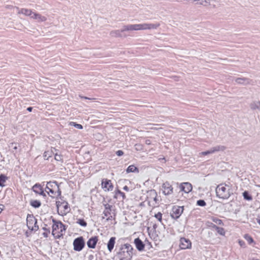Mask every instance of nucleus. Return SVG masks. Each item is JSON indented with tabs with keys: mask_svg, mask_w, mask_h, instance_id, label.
<instances>
[{
	"mask_svg": "<svg viewBox=\"0 0 260 260\" xmlns=\"http://www.w3.org/2000/svg\"><path fill=\"white\" fill-rule=\"evenodd\" d=\"M160 25L159 23H141L127 24L123 26L121 29L114 30L110 32V35L112 37L122 38L126 37V35H123L122 32L127 31L131 32L133 31L144 30L147 29H155Z\"/></svg>",
	"mask_w": 260,
	"mask_h": 260,
	"instance_id": "1",
	"label": "nucleus"
},
{
	"mask_svg": "<svg viewBox=\"0 0 260 260\" xmlns=\"http://www.w3.org/2000/svg\"><path fill=\"white\" fill-rule=\"evenodd\" d=\"M133 248L129 244L122 246L117 253V257L119 260H131Z\"/></svg>",
	"mask_w": 260,
	"mask_h": 260,
	"instance_id": "2",
	"label": "nucleus"
},
{
	"mask_svg": "<svg viewBox=\"0 0 260 260\" xmlns=\"http://www.w3.org/2000/svg\"><path fill=\"white\" fill-rule=\"evenodd\" d=\"M226 184H220L217 185L216 188V194L217 197L222 200H226L231 196L230 189L226 187Z\"/></svg>",
	"mask_w": 260,
	"mask_h": 260,
	"instance_id": "3",
	"label": "nucleus"
},
{
	"mask_svg": "<svg viewBox=\"0 0 260 260\" xmlns=\"http://www.w3.org/2000/svg\"><path fill=\"white\" fill-rule=\"evenodd\" d=\"M53 224L52 225V234L55 238H59L63 235V232L66 230L65 226L60 221L52 220Z\"/></svg>",
	"mask_w": 260,
	"mask_h": 260,
	"instance_id": "4",
	"label": "nucleus"
},
{
	"mask_svg": "<svg viewBox=\"0 0 260 260\" xmlns=\"http://www.w3.org/2000/svg\"><path fill=\"white\" fill-rule=\"evenodd\" d=\"M26 220L27 226L29 230L36 231L39 229V226L37 225V219L32 215H28Z\"/></svg>",
	"mask_w": 260,
	"mask_h": 260,
	"instance_id": "5",
	"label": "nucleus"
},
{
	"mask_svg": "<svg viewBox=\"0 0 260 260\" xmlns=\"http://www.w3.org/2000/svg\"><path fill=\"white\" fill-rule=\"evenodd\" d=\"M57 207L58 213L61 216L66 215L70 210L67 203H60L57 205Z\"/></svg>",
	"mask_w": 260,
	"mask_h": 260,
	"instance_id": "6",
	"label": "nucleus"
},
{
	"mask_svg": "<svg viewBox=\"0 0 260 260\" xmlns=\"http://www.w3.org/2000/svg\"><path fill=\"white\" fill-rule=\"evenodd\" d=\"M74 249L77 251H81L85 246V242L82 237L75 239L73 242Z\"/></svg>",
	"mask_w": 260,
	"mask_h": 260,
	"instance_id": "7",
	"label": "nucleus"
},
{
	"mask_svg": "<svg viewBox=\"0 0 260 260\" xmlns=\"http://www.w3.org/2000/svg\"><path fill=\"white\" fill-rule=\"evenodd\" d=\"M183 211V207L174 206L172 208V213L171 216L173 218L177 219L180 217Z\"/></svg>",
	"mask_w": 260,
	"mask_h": 260,
	"instance_id": "8",
	"label": "nucleus"
},
{
	"mask_svg": "<svg viewBox=\"0 0 260 260\" xmlns=\"http://www.w3.org/2000/svg\"><path fill=\"white\" fill-rule=\"evenodd\" d=\"M191 247V243L189 239L185 238H181L180 240V247L182 249H186L190 248Z\"/></svg>",
	"mask_w": 260,
	"mask_h": 260,
	"instance_id": "9",
	"label": "nucleus"
},
{
	"mask_svg": "<svg viewBox=\"0 0 260 260\" xmlns=\"http://www.w3.org/2000/svg\"><path fill=\"white\" fill-rule=\"evenodd\" d=\"M163 193L165 195H169L173 192V187L168 182L164 183L162 185Z\"/></svg>",
	"mask_w": 260,
	"mask_h": 260,
	"instance_id": "10",
	"label": "nucleus"
},
{
	"mask_svg": "<svg viewBox=\"0 0 260 260\" xmlns=\"http://www.w3.org/2000/svg\"><path fill=\"white\" fill-rule=\"evenodd\" d=\"M31 19L35 20L37 22L41 23L47 21V18L45 16L41 14L34 12L32 15Z\"/></svg>",
	"mask_w": 260,
	"mask_h": 260,
	"instance_id": "11",
	"label": "nucleus"
},
{
	"mask_svg": "<svg viewBox=\"0 0 260 260\" xmlns=\"http://www.w3.org/2000/svg\"><path fill=\"white\" fill-rule=\"evenodd\" d=\"M147 198L150 200V201L152 200L157 203L158 199L157 198V194L154 189H151L147 192Z\"/></svg>",
	"mask_w": 260,
	"mask_h": 260,
	"instance_id": "12",
	"label": "nucleus"
},
{
	"mask_svg": "<svg viewBox=\"0 0 260 260\" xmlns=\"http://www.w3.org/2000/svg\"><path fill=\"white\" fill-rule=\"evenodd\" d=\"M104 206L105 210L104 211L103 214L105 217H107V220H110L112 217L111 214L112 206L109 204H106L104 205Z\"/></svg>",
	"mask_w": 260,
	"mask_h": 260,
	"instance_id": "13",
	"label": "nucleus"
},
{
	"mask_svg": "<svg viewBox=\"0 0 260 260\" xmlns=\"http://www.w3.org/2000/svg\"><path fill=\"white\" fill-rule=\"evenodd\" d=\"M102 187L105 189V190H111L113 188L112 183L111 180L107 179H103L102 182Z\"/></svg>",
	"mask_w": 260,
	"mask_h": 260,
	"instance_id": "14",
	"label": "nucleus"
},
{
	"mask_svg": "<svg viewBox=\"0 0 260 260\" xmlns=\"http://www.w3.org/2000/svg\"><path fill=\"white\" fill-rule=\"evenodd\" d=\"M181 190L186 193H188L191 191L192 187L191 184L189 182H184L181 184Z\"/></svg>",
	"mask_w": 260,
	"mask_h": 260,
	"instance_id": "15",
	"label": "nucleus"
},
{
	"mask_svg": "<svg viewBox=\"0 0 260 260\" xmlns=\"http://www.w3.org/2000/svg\"><path fill=\"white\" fill-rule=\"evenodd\" d=\"M98 238L97 237H93L90 238L87 242V245L89 248H94L98 242Z\"/></svg>",
	"mask_w": 260,
	"mask_h": 260,
	"instance_id": "16",
	"label": "nucleus"
},
{
	"mask_svg": "<svg viewBox=\"0 0 260 260\" xmlns=\"http://www.w3.org/2000/svg\"><path fill=\"white\" fill-rule=\"evenodd\" d=\"M235 82L239 84L248 85L250 84L251 80L246 78H237L235 79Z\"/></svg>",
	"mask_w": 260,
	"mask_h": 260,
	"instance_id": "17",
	"label": "nucleus"
},
{
	"mask_svg": "<svg viewBox=\"0 0 260 260\" xmlns=\"http://www.w3.org/2000/svg\"><path fill=\"white\" fill-rule=\"evenodd\" d=\"M134 243L138 250L142 251L143 250L144 248V244L139 238H136L134 241Z\"/></svg>",
	"mask_w": 260,
	"mask_h": 260,
	"instance_id": "18",
	"label": "nucleus"
},
{
	"mask_svg": "<svg viewBox=\"0 0 260 260\" xmlns=\"http://www.w3.org/2000/svg\"><path fill=\"white\" fill-rule=\"evenodd\" d=\"M226 147L223 145H217L211 148L212 154L219 151H223L225 150Z\"/></svg>",
	"mask_w": 260,
	"mask_h": 260,
	"instance_id": "19",
	"label": "nucleus"
},
{
	"mask_svg": "<svg viewBox=\"0 0 260 260\" xmlns=\"http://www.w3.org/2000/svg\"><path fill=\"white\" fill-rule=\"evenodd\" d=\"M34 13V12H32L31 10L27 9H21L18 12L19 14H22L26 16H29L30 18H31L32 15Z\"/></svg>",
	"mask_w": 260,
	"mask_h": 260,
	"instance_id": "20",
	"label": "nucleus"
},
{
	"mask_svg": "<svg viewBox=\"0 0 260 260\" xmlns=\"http://www.w3.org/2000/svg\"><path fill=\"white\" fill-rule=\"evenodd\" d=\"M115 239V237H111L108 243L107 247L110 252H111L114 248Z\"/></svg>",
	"mask_w": 260,
	"mask_h": 260,
	"instance_id": "21",
	"label": "nucleus"
},
{
	"mask_svg": "<svg viewBox=\"0 0 260 260\" xmlns=\"http://www.w3.org/2000/svg\"><path fill=\"white\" fill-rule=\"evenodd\" d=\"M250 107L253 110H260V101H253L250 104Z\"/></svg>",
	"mask_w": 260,
	"mask_h": 260,
	"instance_id": "22",
	"label": "nucleus"
},
{
	"mask_svg": "<svg viewBox=\"0 0 260 260\" xmlns=\"http://www.w3.org/2000/svg\"><path fill=\"white\" fill-rule=\"evenodd\" d=\"M33 190L37 193L40 194H44V191L40 185L36 184L32 187Z\"/></svg>",
	"mask_w": 260,
	"mask_h": 260,
	"instance_id": "23",
	"label": "nucleus"
},
{
	"mask_svg": "<svg viewBox=\"0 0 260 260\" xmlns=\"http://www.w3.org/2000/svg\"><path fill=\"white\" fill-rule=\"evenodd\" d=\"M49 188H57L58 190H59L58 186L57 184V182H48L47 184L46 189H49Z\"/></svg>",
	"mask_w": 260,
	"mask_h": 260,
	"instance_id": "24",
	"label": "nucleus"
},
{
	"mask_svg": "<svg viewBox=\"0 0 260 260\" xmlns=\"http://www.w3.org/2000/svg\"><path fill=\"white\" fill-rule=\"evenodd\" d=\"M126 171L127 173H129L131 172H136L138 173L139 172L138 168L134 165H131L128 166Z\"/></svg>",
	"mask_w": 260,
	"mask_h": 260,
	"instance_id": "25",
	"label": "nucleus"
},
{
	"mask_svg": "<svg viewBox=\"0 0 260 260\" xmlns=\"http://www.w3.org/2000/svg\"><path fill=\"white\" fill-rule=\"evenodd\" d=\"M54 153V151L52 149L51 151H46L44 153L43 157L44 159L47 160L49 157L52 156V155Z\"/></svg>",
	"mask_w": 260,
	"mask_h": 260,
	"instance_id": "26",
	"label": "nucleus"
},
{
	"mask_svg": "<svg viewBox=\"0 0 260 260\" xmlns=\"http://www.w3.org/2000/svg\"><path fill=\"white\" fill-rule=\"evenodd\" d=\"M196 4H199L205 7L211 5L209 0H199V2L196 3Z\"/></svg>",
	"mask_w": 260,
	"mask_h": 260,
	"instance_id": "27",
	"label": "nucleus"
},
{
	"mask_svg": "<svg viewBox=\"0 0 260 260\" xmlns=\"http://www.w3.org/2000/svg\"><path fill=\"white\" fill-rule=\"evenodd\" d=\"M30 203L35 208H38L41 206V202L38 200H32Z\"/></svg>",
	"mask_w": 260,
	"mask_h": 260,
	"instance_id": "28",
	"label": "nucleus"
},
{
	"mask_svg": "<svg viewBox=\"0 0 260 260\" xmlns=\"http://www.w3.org/2000/svg\"><path fill=\"white\" fill-rule=\"evenodd\" d=\"M243 196L244 198V199L248 200V201H251L252 200V198L251 196H250L247 191H244L243 193Z\"/></svg>",
	"mask_w": 260,
	"mask_h": 260,
	"instance_id": "29",
	"label": "nucleus"
},
{
	"mask_svg": "<svg viewBox=\"0 0 260 260\" xmlns=\"http://www.w3.org/2000/svg\"><path fill=\"white\" fill-rule=\"evenodd\" d=\"M70 125L75 126L76 128L81 129L83 128V126L81 124H77L74 122H71Z\"/></svg>",
	"mask_w": 260,
	"mask_h": 260,
	"instance_id": "30",
	"label": "nucleus"
},
{
	"mask_svg": "<svg viewBox=\"0 0 260 260\" xmlns=\"http://www.w3.org/2000/svg\"><path fill=\"white\" fill-rule=\"evenodd\" d=\"M212 220L216 223V224H218V225H221L222 224V221L221 219H218V218H217L216 217H212L211 218Z\"/></svg>",
	"mask_w": 260,
	"mask_h": 260,
	"instance_id": "31",
	"label": "nucleus"
},
{
	"mask_svg": "<svg viewBox=\"0 0 260 260\" xmlns=\"http://www.w3.org/2000/svg\"><path fill=\"white\" fill-rule=\"evenodd\" d=\"M77 223L82 226H86L87 225L86 222L83 219H79L77 221Z\"/></svg>",
	"mask_w": 260,
	"mask_h": 260,
	"instance_id": "32",
	"label": "nucleus"
},
{
	"mask_svg": "<svg viewBox=\"0 0 260 260\" xmlns=\"http://www.w3.org/2000/svg\"><path fill=\"white\" fill-rule=\"evenodd\" d=\"M215 230L217 231V232L218 234H219L221 235H224L225 234L224 230L222 228H220V227L216 228Z\"/></svg>",
	"mask_w": 260,
	"mask_h": 260,
	"instance_id": "33",
	"label": "nucleus"
},
{
	"mask_svg": "<svg viewBox=\"0 0 260 260\" xmlns=\"http://www.w3.org/2000/svg\"><path fill=\"white\" fill-rule=\"evenodd\" d=\"M6 181V177L4 175L0 176V186H4V183Z\"/></svg>",
	"mask_w": 260,
	"mask_h": 260,
	"instance_id": "34",
	"label": "nucleus"
},
{
	"mask_svg": "<svg viewBox=\"0 0 260 260\" xmlns=\"http://www.w3.org/2000/svg\"><path fill=\"white\" fill-rule=\"evenodd\" d=\"M154 217L157 219L159 221L161 222L162 214L160 212H158L157 214H155Z\"/></svg>",
	"mask_w": 260,
	"mask_h": 260,
	"instance_id": "35",
	"label": "nucleus"
},
{
	"mask_svg": "<svg viewBox=\"0 0 260 260\" xmlns=\"http://www.w3.org/2000/svg\"><path fill=\"white\" fill-rule=\"evenodd\" d=\"M43 229L45 231V232L43 233V235L44 237L47 238L48 236V234L50 233V231L46 229L45 227H44Z\"/></svg>",
	"mask_w": 260,
	"mask_h": 260,
	"instance_id": "36",
	"label": "nucleus"
},
{
	"mask_svg": "<svg viewBox=\"0 0 260 260\" xmlns=\"http://www.w3.org/2000/svg\"><path fill=\"white\" fill-rule=\"evenodd\" d=\"M210 154H212V151L211 150V149H210L209 150H208L207 151L202 152L200 153L199 154H200V155L202 156V155H208Z\"/></svg>",
	"mask_w": 260,
	"mask_h": 260,
	"instance_id": "37",
	"label": "nucleus"
},
{
	"mask_svg": "<svg viewBox=\"0 0 260 260\" xmlns=\"http://www.w3.org/2000/svg\"><path fill=\"white\" fill-rule=\"evenodd\" d=\"M206 202L204 200H200L197 201V205L200 206H205L206 205Z\"/></svg>",
	"mask_w": 260,
	"mask_h": 260,
	"instance_id": "38",
	"label": "nucleus"
},
{
	"mask_svg": "<svg viewBox=\"0 0 260 260\" xmlns=\"http://www.w3.org/2000/svg\"><path fill=\"white\" fill-rule=\"evenodd\" d=\"M55 159L57 161H61L62 160V156L58 154L57 153L55 154Z\"/></svg>",
	"mask_w": 260,
	"mask_h": 260,
	"instance_id": "39",
	"label": "nucleus"
},
{
	"mask_svg": "<svg viewBox=\"0 0 260 260\" xmlns=\"http://www.w3.org/2000/svg\"><path fill=\"white\" fill-rule=\"evenodd\" d=\"M0 226H1V229L2 230H6V224L5 222H0Z\"/></svg>",
	"mask_w": 260,
	"mask_h": 260,
	"instance_id": "40",
	"label": "nucleus"
},
{
	"mask_svg": "<svg viewBox=\"0 0 260 260\" xmlns=\"http://www.w3.org/2000/svg\"><path fill=\"white\" fill-rule=\"evenodd\" d=\"M47 189V190H46V191H47L48 192V193H49V192H50V193H51L52 194H54V189L49 188V189Z\"/></svg>",
	"mask_w": 260,
	"mask_h": 260,
	"instance_id": "41",
	"label": "nucleus"
},
{
	"mask_svg": "<svg viewBox=\"0 0 260 260\" xmlns=\"http://www.w3.org/2000/svg\"><path fill=\"white\" fill-rule=\"evenodd\" d=\"M10 147H13V149L15 150H16L17 149L16 144L15 143H11L10 145Z\"/></svg>",
	"mask_w": 260,
	"mask_h": 260,
	"instance_id": "42",
	"label": "nucleus"
},
{
	"mask_svg": "<svg viewBox=\"0 0 260 260\" xmlns=\"http://www.w3.org/2000/svg\"><path fill=\"white\" fill-rule=\"evenodd\" d=\"M116 154L118 156H120L123 154V152L122 150H118L117 151H116Z\"/></svg>",
	"mask_w": 260,
	"mask_h": 260,
	"instance_id": "43",
	"label": "nucleus"
},
{
	"mask_svg": "<svg viewBox=\"0 0 260 260\" xmlns=\"http://www.w3.org/2000/svg\"><path fill=\"white\" fill-rule=\"evenodd\" d=\"M209 224L208 225L211 228H214V229L216 230V228H218L217 226H216V225H215L214 224L212 223H210V222H208Z\"/></svg>",
	"mask_w": 260,
	"mask_h": 260,
	"instance_id": "44",
	"label": "nucleus"
},
{
	"mask_svg": "<svg viewBox=\"0 0 260 260\" xmlns=\"http://www.w3.org/2000/svg\"><path fill=\"white\" fill-rule=\"evenodd\" d=\"M117 193H118V194H120V195L122 197V198H123V199H124V198H125V194H124L123 192H121L120 190H118L117 191Z\"/></svg>",
	"mask_w": 260,
	"mask_h": 260,
	"instance_id": "45",
	"label": "nucleus"
},
{
	"mask_svg": "<svg viewBox=\"0 0 260 260\" xmlns=\"http://www.w3.org/2000/svg\"><path fill=\"white\" fill-rule=\"evenodd\" d=\"M88 260H93L94 259V256H93V255L90 254V255H88Z\"/></svg>",
	"mask_w": 260,
	"mask_h": 260,
	"instance_id": "46",
	"label": "nucleus"
},
{
	"mask_svg": "<svg viewBox=\"0 0 260 260\" xmlns=\"http://www.w3.org/2000/svg\"><path fill=\"white\" fill-rule=\"evenodd\" d=\"M4 208V206L3 205H0V213L3 210Z\"/></svg>",
	"mask_w": 260,
	"mask_h": 260,
	"instance_id": "47",
	"label": "nucleus"
},
{
	"mask_svg": "<svg viewBox=\"0 0 260 260\" xmlns=\"http://www.w3.org/2000/svg\"><path fill=\"white\" fill-rule=\"evenodd\" d=\"M248 240L249 241V242L250 243H251V242H252L253 241V239H252V238L251 237H250L249 236H248Z\"/></svg>",
	"mask_w": 260,
	"mask_h": 260,
	"instance_id": "48",
	"label": "nucleus"
},
{
	"mask_svg": "<svg viewBox=\"0 0 260 260\" xmlns=\"http://www.w3.org/2000/svg\"><path fill=\"white\" fill-rule=\"evenodd\" d=\"M123 189L126 191H128L129 190V188L127 186H124Z\"/></svg>",
	"mask_w": 260,
	"mask_h": 260,
	"instance_id": "49",
	"label": "nucleus"
},
{
	"mask_svg": "<svg viewBox=\"0 0 260 260\" xmlns=\"http://www.w3.org/2000/svg\"><path fill=\"white\" fill-rule=\"evenodd\" d=\"M32 107H28L27 108V110L29 112H31L32 111Z\"/></svg>",
	"mask_w": 260,
	"mask_h": 260,
	"instance_id": "50",
	"label": "nucleus"
},
{
	"mask_svg": "<svg viewBox=\"0 0 260 260\" xmlns=\"http://www.w3.org/2000/svg\"><path fill=\"white\" fill-rule=\"evenodd\" d=\"M159 128H157L156 127H154V126L150 127V129H159Z\"/></svg>",
	"mask_w": 260,
	"mask_h": 260,
	"instance_id": "51",
	"label": "nucleus"
},
{
	"mask_svg": "<svg viewBox=\"0 0 260 260\" xmlns=\"http://www.w3.org/2000/svg\"><path fill=\"white\" fill-rule=\"evenodd\" d=\"M193 2L195 3V2H199V0H193Z\"/></svg>",
	"mask_w": 260,
	"mask_h": 260,
	"instance_id": "52",
	"label": "nucleus"
},
{
	"mask_svg": "<svg viewBox=\"0 0 260 260\" xmlns=\"http://www.w3.org/2000/svg\"><path fill=\"white\" fill-rule=\"evenodd\" d=\"M257 222L260 224V217L259 219H258Z\"/></svg>",
	"mask_w": 260,
	"mask_h": 260,
	"instance_id": "53",
	"label": "nucleus"
},
{
	"mask_svg": "<svg viewBox=\"0 0 260 260\" xmlns=\"http://www.w3.org/2000/svg\"><path fill=\"white\" fill-rule=\"evenodd\" d=\"M146 143H147V144H149V142H147V141H146Z\"/></svg>",
	"mask_w": 260,
	"mask_h": 260,
	"instance_id": "54",
	"label": "nucleus"
},
{
	"mask_svg": "<svg viewBox=\"0 0 260 260\" xmlns=\"http://www.w3.org/2000/svg\"><path fill=\"white\" fill-rule=\"evenodd\" d=\"M146 143H147V144H149V142H147V141H146Z\"/></svg>",
	"mask_w": 260,
	"mask_h": 260,
	"instance_id": "55",
	"label": "nucleus"
},
{
	"mask_svg": "<svg viewBox=\"0 0 260 260\" xmlns=\"http://www.w3.org/2000/svg\"><path fill=\"white\" fill-rule=\"evenodd\" d=\"M85 99H87L88 98L87 97H84Z\"/></svg>",
	"mask_w": 260,
	"mask_h": 260,
	"instance_id": "56",
	"label": "nucleus"
},
{
	"mask_svg": "<svg viewBox=\"0 0 260 260\" xmlns=\"http://www.w3.org/2000/svg\"><path fill=\"white\" fill-rule=\"evenodd\" d=\"M258 186L260 187V185H258Z\"/></svg>",
	"mask_w": 260,
	"mask_h": 260,
	"instance_id": "57",
	"label": "nucleus"
}]
</instances>
